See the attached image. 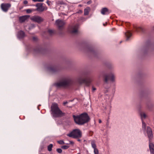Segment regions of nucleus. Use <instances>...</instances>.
<instances>
[{
    "instance_id": "6",
    "label": "nucleus",
    "mask_w": 154,
    "mask_h": 154,
    "mask_svg": "<svg viewBox=\"0 0 154 154\" xmlns=\"http://www.w3.org/2000/svg\"><path fill=\"white\" fill-rule=\"evenodd\" d=\"M31 20L33 22L40 23L42 22L44 19L42 17L38 16H34L30 18Z\"/></svg>"
},
{
    "instance_id": "31",
    "label": "nucleus",
    "mask_w": 154,
    "mask_h": 154,
    "mask_svg": "<svg viewBox=\"0 0 154 154\" xmlns=\"http://www.w3.org/2000/svg\"><path fill=\"white\" fill-rule=\"evenodd\" d=\"M125 24H126V26L127 27H128V26H130V23H129V22H126L125 23Z\"/></svg>"
},
{
    "instance_id": "30",
    "label": "nucleus",
    "mask_w": 154,
    "mask_h": 154,
    "mask_svg": "<svg viewBox=\"0 0 154 154\" xmlns=\"http://www.w3.org/2000/svg\"><path fill=\"white\" fill-rule=\"evenodd\" d=\"M34 2H43L44 0H32Z\"/></svg>"
},
{
    "instance_id": "21",
    "label": "nucleus",
    "mask_w": 154,
    "mask_h": 154,
    "mask_svg": "<svg viewBox=\"0 0 154 154\" xmlns=\"http://www.w3.org/2000/svg\"><path fill=\"white\" fill-rule=\"evenodd\" d=\"M53 145L52 144H50L48 146V150L49 151H51L52 150V149L53 147Z\"/></svg>"
},
{
    "instance_id": "22",
    "label": "nucleus",
    "mask_w": 154,
    "mask_h": 154,
    "mask_svg": "<svg viewBox=\"0 0 154 154\" xmlns=\"http://www.w3.org/2000/svg\"><path fill=\"white\" fill-rule=\"evenodd\" d=\"M48 32L50 35H52L54 33V31L51 29H49L48 30Z\"/></svg>"
},
{
    "instance_id": "29",
    "label": "nucleus",
    "mask_w": 154,
    "mask_h": 154,
    "mask_svg": "<svg viewBox=\"0 0 154 154\" xmlns=\"http://www.w3.org/2000/svg\"><path fill=\"white\" fill-rule=\"evenodd\" d=\"M26 12L28 13H30L32 11V10L30 9H27L26 10Z\"/></svg>"
},
{
    "instance_id": "11",
    "label": "nucleus",
    "mask_w": 154,
    "mask_h": 154,
    "mask_svg": "<svg viewBox=\"0 0 154 154\" xmlns=\"http://www.w3.org/2000/svg\"><path fill=\"white\" fill-rule=\"evenodd\" d=\"M91 144V146L94 149V154H99V152L98 149L97 148V146L95 140H92Z\"/></svg>"
},
{
    "instance_id": "34",
    "label": "nucleus",
    "mask_w": 154,
    "mask_h": 154,
    "mask_svg": "<svg viewBox=\"0 0 154 154\" xmlns=\"http://www.w3.org/2000/svg\"><path fill=\"white\" fill-rule=\"evenodd\" d=\"M69 143L72 145H73L74 143L73 141H69Z\"/></svg>"
},
{
    "instance_id": "18",
    "label": "nucleus",
    "mask_w": 154,
    "mask_h": 154,
    "mask_svg": "<svg viewBox=\"0 0 154 154\" xmlns=\"http://www.w3.org/2000/svg\"><path fill=\"white\" fill-rule=\"evenodd\" d=\"M134 29L137 32H141L143 31V28L141 27H138L137 26H134Z\"/></svg>"
},
{
    "instance_id": "14",
    "label": "nucleus",
    "mask_w": 154,
    "mask_h": 154,
    "mask_svg": "<svg viewBox=\"0 0 154 154\" xmlns=\"http://www.w3.org/2000/svg\"><path fill=\"white\" fill-rule=\"evenodd\" d=\"M101 13L103 15L109 14L110 12L107 8H102L101 11Z\"/></svg>"
},
{
    "instance_id": "38",
    "label": "nucleus",
    "mask_w": 154,
    "mask_h": 154,
    "mask_svg": "<svg viewBox=\"0 0 154 154\" xmlns=\"http://www.w3.org/2000/svg\"><path fill=\"white\" fill-rule=\"evenodd\" d=\"M99 122L100 123H101L102 122V121L100 119L99 120Z\"/></svg>"
},
{
    "instance_id": "37",
    "label": "nucleus",
    "mask_w": 154,
    "mask_h": 154,
    "mask_svg": "<svg viewBox=\"0 0 154 154\" xmlns=\"http://www.w3.org/2000/svg\"><path fill=\"white\" fill-rule=\"evenodd\" d=\"M47 4H48V5H50V4H49V2L50 3V2H49L48 1H47Z\"/></svg>"
},
{
    "instance_id": "19",
    "label": "nucleus",
    "mask_w": 154,
    "mask_h": 154,
    "mask_svg": "<svg viewBox=\"0 0 154 154\" xmlns=\"http://www.w3.org/2000/svg\"><path fill=\"white\" fill-rule=\"evenodd\" d=\"M125 35L127 38V40H128L131 36V33L130 32L128 31L125 33Z\"/></svg>"
},
{
    "instance_id": "20",
    "label": "nucleus",
    "mask_w": 154,
    "mask_h": 154,
    "mask_svg": "<svg viewBox=\"0 0 154 154\" xmlns=\"http://www.w3.org/2000/svg\"><path fill=\"white\" fill-rule=\"evenodd\" d=\"M90 11V8L89 7L87 8L84 10V15H88Z\"/></svg>"
},
{
    "instance_id": "23",
    "label": "nucleus",
    "mask_w": 154,
    "mask_h": 154,
    "mask_svg": "<svg viewBox=\"0 0 154 154\" xmlns=\"http://www.w3.org/2000/svg\"><path fill=\"white\" fill-rule=\"evenodd\" d=\"M146 123L143 121H142V128L143 129H144L145 131L146 130Z\"/></svg>"
},
{
    "instance_id": "36",
    "label": "nucleus",
    "mask_w": 154,
    "mask_h": 154,
    "mask_svg": "<svg viewBox=\"0 0 154 154\" xmlns=\"http://www.w3.org/2000/svg\"><path fill=\"white\" fill-rule=\"evenodd\" d=\"M96 90V88L94 87H92V90L93 91H94Z\"/></svg>"
},
{
    "instance_id": "40",
    "label": "nucleus",
    "mask_w": 154,
    "mask_h": 154,
    "mask_svg": "<svg viewBox=\"0 0 154 154\" xmlns=\"http://www.w3.org/2000/svg\"><path fill=\"white\" fill-rule=\"evenodd\" d=\"M77 154H81L80 153H78Z\"/></svg>"
},
{
    "instance_id": "3",
    "label": "nucleus",
    "mask_w": 154,
    "mask_h": 154,
    "mask_svg": "<svg viewBox=\"0 0 154 154\" xmlns=\"http://www.w3.org/2000/svg\"><path fill=\"white\" fill-rule=\"evenodd\" d=\"M67 135L70 137L79 139L82 137V133L80 130L76 129L73 130L70 133L67 134Z\"/></svg>"
},
{
    "instance_id": "5",
    "label": "nucleus",
    "mask_w": 154,
    "mask_h": 154,
    "mask_svg": "<svg viewBox=\"0 0 154 154\" xmlns=\"http://www.w3.org/2000/svg\"><path fill=\"white\" fill-rule=\"evenodd\" d=\"M35 6L37 8L35 10V11L39 12H42L44 11H46L48 9L47 7L43 6V4L41 3L37 4Z\"/></svg>"
},
{
    "instance_id": "12",
    "label": "nucleus",
    "mask_w": 154,
    "mask_h": 154,
    "mask_svg": "<svg viewBox=\"0 0 154 154\" xmlns=\"http://www.w3.org/2000/svg\"><path fill=\"white\" fill-rule=\"evenodd\" d=\"M91 82V80L90 79L87 78L82 80L80 82V83H84L86 86H89Z\"/></svg>"
},
{
    "instance_id": "8",
    "label": "nucleus",
    "mask_w": 154,
    "mask_h": 154,
    "mask_svg": "<svg viewBox=\"0 0 154 154\" xmlns=\"http://www.w3.org/2000/svg\"><path fill=\"white\" fill-rule=\"evenodd\" d=\"M56 24L59 29L60 30L63 28L65 24V23L63 21L58 19L56 20Z\"/></svg>"
},
{
    "instance_id": "7",
    "label": "nucleus",
    "mask_w": 154,
    "mask_h": 154,
    "mask_svg": "<svg viewBox=\"0 0 154 154\" xmlns=\"http://www.w3.org/2000/svg\"><path fill=\"white\" fill-rule=\"evenodd\" d=\"M1 8L4 12H6L11 7V4L10 3H3L1 5Z\"/></svg>"
},
{
    "instance_id": "10",
    "label": "nucleus",
    "mask_w": 154,
    "mask_h": 154,
    "mask_svg": "<svg viewBox=\"0 0 154 154\" xmlns=\"http://www.w3.org/2000/svg\"><path fill=\"white\" fill-rule=\"evenodd\" d=\"M146 133L149 141L152 139L153 136L151 129L149 127H148L146 129Z\"/></svg>"
},
{
    "instance_id": "33",
    "label": "nucleus",
    "mask_w": 154,
    "mask_h": 154,
    "mask_svg": "<svg viewBox=\"0 0 154 154\" xmlns=\"http://www.w3.org/2000/svg\"><path fill=\"white\" fill-rule=\"evenodd\" d=\"M33 40L34 41H36L37 40V38L36 37H33Z\"/></svg>"
},
{
    "instance_id": "42",
    "label": "nucleus",
    "mask_w": 154,
    "mask_h": 154,
    "mask_svg": "<svg viewBox=\"0 0 154 154\" xmlns=\"http://www.w3.org/2000/svg\"><path fill=\"white\" fill-rule=\"evenodd\" d=\"M87 154H88V153H87Z\"/></svg>"
},
{
    "instance_id": "24",
    "label": "nucleus",
    "mask_w": 154,
    "mask_h": 154,
    "mask_svg": "<svg viewBox=\"0 0 154 154\" xmlns=\"http://www.w3.org/2000/svg\"><path fill=\"white\" fill-rule=\"evenodd\" d=\"M69 146L67 145H64L61 146V148L63 149H67L69 148Z\"/></svg>"
},
{
    "instance_id": "26",
    "label": "nucleus",
    "mask_w": 154,
    "mask_h": 154,
    "mask_svg": "<svg viewBox=\"0 0 154 154\" xmlns=\"http://www.w3.org/2000/svg\"><path fill=\"white\" fill-rule=\"evenodd\" d=\"M141 116L142 118H145L146 117V115L145 113H142L141 114Z\"/></svg>"
},
{
    "instance_id": "9",
    "label": "nucleus",
    "mask_w": 154,
    "mask_h": 154,
    "mask_svg": "<svg viewBox=\"0 0 154 154\" xmlns=\"http://www.w3.org/2000/svg\"><path fill=\"white\" fill-rule=\"evenodd\" d=\"M110 80L112 82H114L115 81V76L113 74H110L108 75H106L105 77L104 81L107 82L108 80Z\"/></svg>"
},
{
    "instance_id": "32",
    "label": "nucleus",
    "mask_w": 154,
    "mask_h": 154,
    "mask_svg": "<svg viewBox=\"0 0 154 154\" xmlns=\"http://www.w3.org/2000/svg\"><path fill=\"white\" fill-rule=\"evenodd\" d=\"M23 3L25 5H26L28 4V2L26 0H25L23 1Z\"/></svg>"
},
{
    "instance_id": "1",
    "label": "nucleus",
    "mask_w": 154,
    "mask_h": 154,
    "mask_svg": "<svg viewBox=\"0 0 154 154\" xmlns=\"http://www.w3.org/2000/svg\"><path fill=\"white\" fill-rule=\"evenodd\" d=\"M72 117L75 123L79 125H83L88 122L91 119L88 114L85 112L78 115H73Z\"/></svg>"
},
{
    "instance_id": "13",
    "label": "nucleus",
    "mask_w": 154,
    "mask_h": 154,
    "mask_svg": "<svg viewBox=\"0 0 154 154\" xmlns=\"http://www.w3.org/2000/svg\"><path fill=\"white\" fill-rule=\"evenodd\" d=\"M29 17L30 16L28 15L20 17H19V21L21 23H23L27 20Z\"/></svg>"
},
{
    "instance_id": "39",
    "label": "nucleus",
    "mask_w": 154,
    "mask_h": 154,
    "mask_svg": "<svg viewBox=\"0 0 154 154\" xmlns=\"http://www.w3.org/2000/svg\"><path fill=\"white\" fill-rule=\"evenodd\" d=\"M77 141L79 142H80L81 141V140L79 139H77Z\"/></svg>"
},
{
    "instance_id": "35",
    "label": "nucleus",
    "mask_w": 154,
    "mask_h": 154,
    "mask_svg": "<svg viewBox=\"0 0 154 154\" xmlns=\"http://www.w3.org/2000/svg\"><path fill=\"white\" fill-rule=\"evenodd\" d=\"M67 103H68V102L67 101L64 102H63V105H65Z\"/></svg>"
},
{
    "instance_id": "17",
    "label": "nucleus",
    "mask_w": 154,
    "mask_h": 154,
    "mask_svg": "<svg viewBox=\"0 0 154 154\" xmlns=\"http://www.w3.org/2000/svg\"><path fill=\"white\" fill-rule=\"evenodd\" d=\"M25 33L23 31H20L18 33L17 36L20 38H22L24 37Z\"/></svg>"
},
{
    "instance_id": "25",
    "label": "nucleus",
    "mask_w": 154,
    "mask_h": 154,
    "mask_svg": "<svg viewBox=\"0 0 154 154\" xmlns=\"http://www.w3.org/2000/svg\"><path fill=\"white\" fill-rule=\"evenodd\" d=\"M65 4V3H64V2L62 1H58L57 2V4H58L59 5H64Z\"/></svg>"
},
{
    "instance_id": "27",
    "label": "nucleus",
    "mask_w": 154,
    "mask_h": 154,
    "mask_svg": "<svg viewBox=\"0 0 154 154\" xmlns=\"http://www.w3.org/2000/svg\"><path fill=\"white\" fill-rule=\"evenodd\" d=\"M56 151L58 153H61L62 152V150L60 148H58L57 149Z\"/></svg>"
},
{
    "instance_id": "28",
    "label": "nucleus",
    "mask_w": 154,
    "mask_h": 154,
    "mask_svg": "<svg viewBox=\"0 0 154 154\" xmlns=\"http://www.w3.org/2000/svg\"><path fill=\"white\" fill-rule=\"evenodd\" d=\"M58 143L60 144H64V143L63 140H60L57 142Z\"/></svg>"
},
{
    "instance_id": "4",
    "label": "nucleus",
    "mask_w": 154,
    "mask_h": 154,
    "mask_svg": "<svg viewBox=\"0 0 154 154\" xmlns=\"http://www.w3.org/2000/svg\"><path fill=\"white\" fill-rule=\"evenodd\" d=\"M71 84V81L69 79L64 80L62 82L55 84L57 88L61 87H66L69 86Z\"/></svg>"
},
{
    "instance_id": "41",
    "label": "nucleus",
    "mask_w": 154,
    "mask_h": 154,
    "mask_svg": "<svg viewBox=\"0 0 154 154\" xmlns=\"http://www.w3.org/2000/svg\"><path fill=\"white\" fill-rule=\"evenodd\" d=\"M103 25H104V26H105V24H103Z\"/></svg>"
},
{
    "instance_id": "16",
    "label": "nucleus",
    "mask_w": 154,
    "mask_h": 154,
    "mask_svg": "<svg viewBox=\"0 0 154 154\" xmlns=\"http://www.w3.org/2000/svg\"><path fill=\"white\" fill-rule=\"evenodd\" d=\"M149 147L150 153L154 154V144L152 143H149Z\"/></svg>"
},
{
    "instance_id": "2",
    "label": "nucleus",
    "mask_w": 154,
    "mask_h": 154,
    "mask_svg": "<svg viewBox=\"0 0 154 154\" xmlns=\"http://www.w3.org/2000/svg\"><path fill=\"white\" fill-rule=\"evenodd\" d=\"M51 114L53 116L55 117H60L64 115L63 113L59 109L58 105L56 103H53L51 106Z\"/></svg>"
},
{
    "instance_id": "15",
    "label": "nucleus",
    "mask_w": 154,
    "mask_h": 154,
    "mask_svg": "<svg viewBox=\"0 0 154 154\" xmlns=\"http://www.w3.org/2000/svg\"><path fill=\"white\" fill-rule=\"evenodd\" d=\"M78 28L79 25L78 24H76L74 26L72 27V30L71 32V33H77Z\"/></svg>"
}]
</instances>
